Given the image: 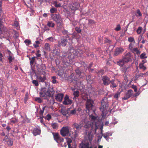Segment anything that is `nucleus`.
Instances as JSON below:
<instances>
[{
    "mask_svg": "<svg viewBox=\"0 0 148 148\" xmlns=\"http://www.w3.org/2000/svg\"><path fill=\"white\" fill-rule=\"evenodd\" d=\"M132 88L134 89L135 92H136L137 91V88L136 86L133 85H132Z\"/></svg>",
    "mask_w": 148,
    "mask_h": 148,
    "instance_id": "obj_59",
    "label": "nucleus"
},
{
    "mask_svg": "<svg viewBox=\"0 0 148 148\" xmlns=\"http://www.w3.org/2000/svg\"><path fill=\"white\" fill-rule=\"evenodd\" d=\"M6 141L7 142L9 146H11L13 144V141L11 138H8L7 140H6Z\"/></svg>",
    "mask_w": 148,
    "mask_h": 148,
    "instance_id": "obj_28",
    "label": "nucleus"
},
{
    "mask_svg": "<svg viewBox=\"0 0 148 148\" xmlns=\"http://www.w3.org/2000/svg\"><path fill=\"white\" fill-rule=\"evenodd\" d=\"M64 73V72L63 71H58V75L60 76H62Z\"/></svg>",
    "mask_w": 148,
    "mask_h": 148,
    "instance_id": "obj_51",
    "label": "nucleus"
},
{
    "mask_svg": "<svg viewBox=\"0 0 148 148\" xmlns=\"http://www.w3.org/2000/svg\"><path fill=\"white\" fill-rule=\"evenodd\" d=\"M81 123L83 127L86 128H88L90 127L92 128L93 123L91 122L87 121L86 119H84L83 120Z\"/></svg>",
    "mask_w": 148,
    "mask_h": 148,
    "instance_id": "obj_7",
    "label": "nucleus"
},
{
    "mask_svg": "<svg viewBox=\"0 0 148 148\" xmlns=\"http://www.w3.org/2000/svg\"><path fill=\"white\" fill-rule=\"evenodd\" d=\"M55 91L53 88L48 87L42 88L39 94L40 97H43V99H47V97H53Z\"/></svg>",
    "mask_w": 148,
    "mask_h": 148,
    "instance_id": "obj_2",
    "label": "nucleus"
},
{
    "mask_svg": "<svg viewBox=\"0 0 148 148\" xmlns=\"http://www.w3.org/2000/svg\"><path fill=\"white\" fill-rule=\"evenodd\" d=\"M88 22L89 23L91 24H94L95 23L94 20L90 19L88 20Z\"/></svg>",
    "mask_w": 148,
    "mask_h": 148,
    "instance_id": "obj_57",
    "label": "nucleus"
},
{
    "mask_svg": "<svg viewBox=\"0 0 148 148\" xmlns=\"http://www.w3.org/2000/svg\"><path fill=\"white\" fill-rule=\"evenodd\" d=\"M66 138V141L69 148H76L75 147H73L71 146V143L72 142V140L71 138Z\"/></svg>",
    "mask_w": 148,
    "mask_h": 148,
    "instance_id": "obj_23",
    "label": "nucleus"
},
{
    "mask_svg": "<svg viewBox=\"0 0 148 148\" xmlns=\"http://www.w3.org/2000/svg\"><path fill=\"white\" fill-rule=\"evenodd\" d=\"M93 101L91 99H88L86 103V112L88 114L89 118L92 120H95L96 117L95 116V109L93 105Z\"/></svg>",
    "mask_w": 148,
    "mask_h": 148,
    "instance_id": "obj_1",
    "label": "nucleus"
},
{
    "mask_svg": "<svg viewBox=\"0 0 148 148\" xmlns=\"http://www.w3.org/2000/svg\"><path fill=\"white\" fill-rule=\"evenodd\" d=\"M134 45L132 43H130L129 45V48L131 51L135 54L138 55L140 53V51L137 48H133Z\"/></svg>",
    "mask_w": 148,
    "mask_h": 148,
    "instance_id": "obj_12",
    "label": "nucleus"
},
{
    "mask_svg": "<svg viewBox=\"0 0 148 148\" xmlns=\"http://www.w3.org/2000/svg\"><path fill=\"white\" fill-rule=\"evenodd\" d=\"M32 83L35 86H38L39 85L38 82L37 80H33L32 81Z\"/></svg>",
    "mask_w": 148,
    "mask_h": 148,
    "instance_id": "obj_46",
    "label": "nucleus"
},
{
    "mask_svg": "<svg viewBox=\"0 0 148 148\" xmlns=\"http://www.w3.org/2000/svg\"><path fill=\"white\" fill-rule=\"evenodd\" d=\"M52 134L54 139L57 143H60V141L63 140V138L60 137L58 133H53Z\"/></svg>",
    "mask_w": 148,
    "mask_h": 148,
    "instance_id": "obj_13",
    "label": "nucleus"
},
{
    "mask_svg": "<svg viewBox=\"0 0 148 148\" xmlns=\"http://www.w3.org/2000/svg\"><path fill=\"white\" fill-rule=\"evenodd\" d=\"M140 57L141 59H143L147 58V57L146 56L145 53H142L140 56Z\"/></svg>",
    "mask_w": 148,
    "mask_h": 148,
    "instance_id": "obj_43",
    "label": "nucleus"
},
{
    "mask_svg": "<svg viewBox=\"0 0 148 148\" xmlns=\"http://www.w3.org/2000/svg\"><path fill=\"white\" fill-rule=\"evenodd\" d=\"M56 76H53L52 77V82L53 84H56L58 83V82L56 80Z\"/></svg>",
    "mask_w": 148,
    "mask_h": 148,
    "instance_id": "obj_44",
    "label": "nucleus"
},
{
    "mask_svg": "<svg viewBox=\"0 0 148 148\" xmlns=\"http://www.w3.org/2000/svg\"><path fill=\"white\" fill-rule=\"evenodd\" d=\"M34 100L39 103H41L43 101L39 97H36L34 98Z\"/></svg>",
    "mask_w": 148,
    "mask_h": 148,
    "instance_id": "obj_35",
    "label": "nucleus"
},
{
    "mask_svg": "<svg viewBox=\"0 0 148 148\" xmlns=\"http://www.w3.org/2000/svg\"><path fill=\"white\" fill-rule=\"evenodd\" d=\"M64 139L63 138V140L62 141H60V143L62 147H66L67 146V143L66 142H64Z\"/></svg>",
    "mask_w": 148,
    "mask_h": 148,
    "instance_id": "obj_38",
    "label": "nucleus"
},
{
    "mask_svg": "<svg viewBox=\"0 0 148 148\" xmlns=\"http://www.w3.org/2000/svg\"><path fill=\"white\" fill-rule=\"evenodd\" d=\"M122 91V90L121 89L120 90V89L119 88L117 92L115 94L114 96V98L116 100H118V98L120 96L121 92Z\"/></svg>",
    "mask_w": 148,
    "mask_h": 148,
    "instance_id": "obj_25",
    "label": "nucleus"
},
{
    "mask_svg": "<svg viewBox=\"0 0 148 148\" xmlns=\"http://www.w3.org/2000/svg\"><path fill=\"white\" fill-rule=\"evenodd\" d=\"M79 7V5L78 3L75 2L73 3L72 7L71 8L72 10L75 11L77 10Z\"/></svg>",
    "mask_w": 148,
    "mask_h": 148,
    "instance_id": "obj_22",
    "label": "nucleus"
},
{
    "mask_svg": "<svg viewBox=\"0 0 148 148\" xmlns=\"http://www.w3.org/2000/svg\"><path fill=\"white\" fill-rule=\"evenodd\" d=\"M130 68L129 66H125L123 67L122 69V71L123 72L125 73L127 71H128V69Z\"/></svg>",
    "mask_w": 148,
    "mask_h": 148,
    "instance_id": "obj_32",
    "label": "nucleus"
},
{
    "mask_svg": "<svg viewBox=\"0 0 148 148\" xmlns=\"http://www.w3.org/2000/svg\"><path fill=\"white\" fill-rule=\"evenodd\" d=\"M45 66L44 64H42L39 65L37 68V71L39 75H44L45 72Z\"/></svg>",
    "mask_w": 148,
    "mask_h": 148,
    "instance_id": "obj_8",
    "label": "nucleus"
},
{
    "mask_svg": "<svg viewBox=\"0 0 148 148\" xmlns=\"http://www.w3.org/2000/svg\"><path fill=\"white\" fill-rule=\"evenodd\" d=\"M147 73H140L138 75H135V79H138L140 77H143V75H147Z\"/></svg>",
    "mask_w": 148,
    "mask_h": 148,
    "instance_id": "obj_31",
    "label": "nucleus"
},
{
    "mask_svg": "<svg viewBox=\"0 0 148 148\" xmlns=\"http://www.w3.org/2000/svg\"><path fill=\"white\" fill-rule=\"evenodd\" d=\"M57 23V26L58 27H59L61 28L62 27L63 23H62V20L61 21H59V22H56Z\"/></svg>",
    "mask_w": 148,
    "mask_h": 148,
    "instance_id": "obj_41",
    "label": "nucleus"
},
{
    "mask_svg": "<svg viewBox=\"0 0 148 148\" xmlns=\"http://www.w3.org/2000/svg\"><path fill=\"white\" fill-rule=\"evenodd\" d=\"M62 33L63 35H65L66 34H68V33L67 31L64 29L63 30H62Z\"/></svg>",
    "mask_w": 148,
    "mask_h": 148,
    "instance_id": "obj_61",
    "label": "nucleus"
},
{
    "mask_svg": "<svg viewBox=\"0 0 148 148\" xmlns=\"http://www.w3.org/2000/svg\"><path fill=\"white\" fill-rule=\"evenodd\" d=\"M70 128L68 126L63 127L60 130V133L63 136H65L69 135L70 133L71 132L70 131Z\"/></svg>",
    "mask_w": 148,
    "mask_h": 148,
    "instance_id": "obj_6",
    "label": "nucleus"
},
{
    "mask_svg": "<svg viewBox=\"0 0 148 148\" xmlns=\"http://www.w3.org/2000/svg\"><path fill=\"white\" fill-rule=\"evenodd\" d=\"M143 28H138L137 30V32L138 34H143L144 33L145 31V29H144V31L143 30Z\"/></svg>",
    "mask_w": 148,
    "mask_h": 148,
    "instance_id": "obj_33",
    "label": "nucleus"
},
{
    "mask_svg": "<svg viewBox=\"0 0 148 148\" xmlns=\"http://www.w3.org/2000/svg\"><path fill=\"white\" fill-rule=\"evenodd\" d=\"M128 41L129 42H131L130 43H132V44H133V43H135L134 38L132 37L129 38L128 39Z\"/></svg>",
    "mask_w": 148,
    "mask_h": 148,
    "instance_id": "obj_37",
    "label": "nucleus"
},
{
    "mask_svg": "<svg viewBox=\"0 0 148 148\" xmlns=\"http://www.w3.org/2000/svg\"><path fill=\"white\" fill-rule=\"evenodd\" d=\"M124 51V50L122 48H118L115 49L114 53V55L115 56H117L120 53H122Z\"/></svg>",
    "mask_w": 148,
    "mask_h": 148,
    "instance_id": "obj_18",
    "label": "nucleus"
},
{
    "mask_svg": "<svg viewBox=\"0 0 148 148\" xmlns=\"http://www.w3.org/2000/svg\"><path fill=\"white\" fill-rule=\"evenodd\" d=\"M105 43H110V41L107 38H106L104 39Z\"/></svg>",
    "mask_w": 148,
    "mask_h": 148,
    "instance_id": "obj_62",
    "label": "nucleus"
},
{
    "mask_svg": "<svg viewBox=\"0 0 148 148\" xmlns=\"http://www.w3.org/2000/svg\"><path fill=\"white\" fill-rule=\"evenodd\" d=\"M51 117L50 115L49 114H48L46 117L45 118V119H46L47 120H49L51 119Z\"/></svg>",
    "mask_w": 148,
    "mask_h": 148,
    "instance_id": "obj_56",
    "label": "nucleus"
},
{
    "mask_svg": "<svg viewBox=\"0 0 148 148\" xmlns=\"http://www.w3.org/2000/svg\"><path fill=\"white\" fill-rule=\"evenodd\" d=\"M75 72L77 75H78L79 77L80 78H83L85 75V73L81 72V71L78 69L75 70Z\"/></svg>",
    "mask_w": 148,
    "mask_h": 148,
    "instance_id": "obj_21",
    "label": "nucleus"
},
{
    "mask_svg": "<svg viewBox=\"0 0 148 148\" xmlns=\"http://www.w3.org/2000/svg\"><path fill=\"white\" fill-rule=\"evenodd\" d=\"M88 143H84L82 142L80 144L79 148H88Z\"/></svg>",
    "mask_w": 148,
    "mask_h": 148,
    "instance_id": "obj_26",
    "label": "nucleus"
},
{
    "mask_svg": "<svg viewBox=\"0 0 148 148\" xmlns=\"http://www.w3.org/2000/svg\"><path fill=\"white\" fill-rule=\"evenodd\" d=\"M68 41L67 39L64 36H62L61 37V39L59 41H58V44L60 46L62 47L66 46L67 43Z\"/></svg>",
    "mask_w": 148,
    "mask_h": 148,
    "instance_id": "obj_11",
    "label": "nucleus"
},
{
    "mask_svg": "<svg viewBox=\"0 0 148 148\" xmlns=\"http://www.w3.org/2000/svg\"><path fill=\"white\" fill-rule=\"evenodd\" d=\"M56 9L54 8H52L50 10V11L51 13H53L55 11H56Z\"/></svg>",
    "mask_w": 148,
    "mask_h": 148,
    "instance_id": "obj_58",
    "label": "nucleus"
},
{
    "mask_svg": "<svg viewBox=\"0 0 148 148\" xmlns=\"http://www.w3.org/2000/svg\"><path fill=\"white\" fill-rule=\"evenodd\" d=\"M76 110L75 109H74L70 111V114L71 115L75 114L76 113Z\"/></svg>",
    "mask_w": 148,
    "mask_h": 148,
    "instance_id": "obj_53",
    "label": "nucleus"
},
{
    "mask_svg": "<svg viewBox=\"0 0 148 148\" xmlns=\"http://www.w3.org/2000/svg\"><path fill=\"white\" fill-rule=\"evenodd\" d=\"M7 58L9 60V63L10 64H11L12 62L14 59V57H12L11 55H9L8 56H7Z\"/></svg>",
    "mask_w": 148,
    "mask_h": 148,
    "instance_id": "obj_36",
    "label": "nucleus"
},
{
    "mask_svg": "<svg viewBox=\"0 0 148 148\" xmlns=\"http://www.w3.org/2000/svg\"><path fill=\"white\" fill-rule=\"evenodd\" d=\"M139 68L140 69H143V70H145L146 68L143 64H140L139 65Z\"/></svg>",
    "mask_w": 148,
    "mask_h": 148,
    "instance_id": "obj_49",
    "label": "nucleus"
},
{
    "mask_svg": "<svg viewBox=\"0 0 148 148\" xmlns=\"http://www.w3.org/2000/svg\"><path fill=\"white\" fill-rule=\"evenodd\" d=\"M72 127L74 130V132L72 133H70L69 136H70L73 140H75L76 138L78 136L79 133L81 130L83 125L81 122L78 123L76 122L73 123Z\"/></svg>",
    "mask_w": 148,
    "mask_h": 148,
    "instance_id": "obj_3",
    "label": "nucleus"
},
{
    "mask_svg": "<svg viewBox=\"0 0 148 148\" xmlns=\"http://www.w3.org/2000/svg\"><path fill=\"white\" fill-rule=\"evenodd\" d=\"M68 49L70 51V52H72L73 53L72 54H73V52L74 51H77L76 50L74 49V47L71 44H70Z\"/></svg>",
    "mask_w": 148,
    "mask_h": 148,
    "instance_id": "obj_30",
    "label": "nucleus"
},
{
    "mask_svg": "<svg viewBox=\"0 0 148 148\" xmlns=\"http://www.w3.org/2000/svg\"><path fill=\"white\" fill-rule=\"evenodd\" d=\"M72 103V101L71 100L69 99V97L67 95H66L64 98V100L63 101V104L67 105L71 104Z\"/></svg>",
    "mask_w": 148,
    "mask_h": 148,
    "instance_id": "obj_15",
    "label": "nucleus"
},
{
    "mask_svg": "<svg viewBox=\"0 0 148 148\" xmlns=\"http://www.w3.org/2000/svg\"><path fill=\"white\" fill-rule=\"evenodd\" d=\"M75 30L78 33H80L81 32V30L80 28H75Z\"/></svg>",
    "mask_w": 148,
    "mask_h": 148,
    "instance_id": "obj_63",
    "label": "nucleus"
},
{
    "mask_svg": "<svg viewBox=\"0 0 148 148\" xmlns=\"http://www.w3.org/2000/svg\"><path fill=\"white\" fill-rule=\"evenodd\" d=\"M32 133L34 136H36L40 134V130L37 128H35L34 129Z\"/></svg>",
    "mask_w": 148,
    "mask_h": 148,
    "instance_id": "obj_24",
    "label": "nucleus"
},
{
    "mask_svg": "<svg viewBox=\"0 0 148 148\" xmlns=\"http://www.w3.org/2000/svg\"><path fill=\"white\" fill-rule=\"evenodd\" d=\"M75 89H73V95L74 96V97H78L79 95V92L78 90L74 91Z\"/></svg>",
    "mask_w": 148,
    "mask_h": 148,
    "instance_id": "obj_29",
    "label": "nucleus"
},
{
    "mask_svg": "<svg viewBox=\"0 0 148 148\" xmlns=\"http://www.w3.org/2000/svg\"><path fill=\"white\" fill-rule=\"evenodd\" d=\"M50 45L48 43H46L45 44L44 47L46 51H50Z\"/></svg>",
    "mask_w": 148,
    "mask_h": 148,
    "instance_id": "obj_34",
    "label": "nucleus"
},
{
    "mask_svg": "<svg viewBox=\"0 0 148 148\" xmlns=\"http://www.w3.org/2000/svg\"><path fill=\"white\" fill-rule=\"evenodd\" d=\"M36 58V57H34L32 58V60H31L30 61V64L31 65L33 64H34L35 60V58Z\"/></svg>",
    "mask_w": 148,
    "mask_h": 148,
    "instance_id": "obj_50",
    "label": "nucleus"
},
{
    "mask_svg": "<svg viewBox=\"0 0 148 148\" xmlns=\"http://www.w3.org/2000/svg\"><path fill=\"white\" fill-rule=\"evenodd\" d=\"M28 92L26 93L25 95L24 98V103H26V102L27 101V99H28Z\"/></svg>",
    "mask_w": 148,
    "mask_h": 148,
    "instance_id": "obj_47",
    "label": "nucleus"
},
{
    "mask_svg": "<svg viewBox=\"0 0 148 148\" xmlns=\"http://www.w3.org/2000/svg\"><path fill=\"white\" fill-rule=\"evenodd\" d=\"M137 14H138V15L136 14V16H142V14L140 12V10L139 9H138L137 10Z\"/></svg>",
    "mask_w": 148,
    "mask_h": 148,
    "instance_id": "obj_54",
    "label": "nucleus"
},
{
    "mask_svg": "<svg viewBox=\"0 0 148 148\" xmlns=\"http://www.w3.org/2000/svg\"><path fill=\"white\" fill-rule=\"evenodd\" d=\"M117 64L119 65L120 66H122L125 63V62H124L123 60L122 59V60H120L119 61H117L116 63Z\"/></svg>",
    "mask_w": 148,
    "mask_h": 148,
    "instance_id": "obj_27",
    "label": "nucleus"
},
{
    "mask_svg": "<svg viewBox=\"0 0 148 148\" xmlns=\"http://www.w3.org/2000/svg\"><path fill=\"white\" fill-rule=\"evenodd\" d=\"M111 80L110 78L106 75H104L102 77L103 84L105 86H107L110 84Z\"/></svg>",
    "mask_w": 148,
    "mask_h": 148,
    "instance_id": "obj_10",
    "label": "nucleus"
},
{
    "mask_svg": "<svg viewBox=\"0 0 148 148\" xmlns=\"http://www.w3.org/2000/svg\"><path fill=\"white\" fill-rule=\"evenodd\" d=\"M36 77L39 82H44L46 79V77L45 74L44 75L43 77H42L40 75H36Z\"/></svg>",
    "mask_w": 148,
    "mask_h": 148,
    "instance_id": "obj_20",
    "label": "nucleus"
},
{
    "mask_svg": "<svg viewBox=\"0 0 148 148\" xmlns=\"http://www.w3.org/2000/svg\"><path fill=\"white\" fill-rule=\"evenodd\" d=\"M64 95L63 93H58L56 95L55 98L56 101L61 102L63 98Z\"/></svg>",
    "mask_w": 148,
    "mask_h": 148,
    "instance_id": "obj_17",
    "label": "nucleus"
},
{
    "mask_svg": "<svg viewBox=\"0 0 148 148\" xmlns=\"http://www.w3.org/2000/svg\"><path fill=\"white\" fill-rule=\"evenodd\" d=\"M11 122L12 123H15L17 122V120L16 119H15L14 120H11Z\"/></svg>",
    "mask_w": 148,
    "mask_h": 148,
    "instance_id": "obj_64",
    "label": "nucleus"
},
{
    "mask_svg": "<svg viewBox=\"0 0 148 148\" xmlns=\"http://www.w3.org/2000/svg\"><path fill=\"white\" fill-rule=\"evenodd\" d=\"M54 3L55 7H60L61 6V4L60 3H58L56 1H55Z\"/></svg>",
    "mask_w": 148,
    "mask_h": 148,
    "instance_id": "obj_48",
    "label": "nucleus"
},
{
    "mask_svg": "<svg viewBox=\"0 0 148 148\" xmlns=\"http://www.w3.org/2000/svg\"><path fill=\"white\" fill-rule=\"evenodd\" d=\"M70 109L69 108H68V109L66 110V117H68L69 116L71 115V114H70V112H69Z\"/></svg>",
    "mask_w": 148,
    "mask_h": 148,
    "instance_id": "obj_55",
    "label": "nucleus"
},
{
    "mask_svg": "<svg viewBox=\"0 0 148 148\" xmlns=\"http://www.w3.org/2000/svg\"><path fill=\"white\" fill-rule=\"evenodd\" d=\"M47 26L49 27H53L55 24L52 21H49L47 23Z\"/></svg>",
    "mask_w": 148,
    "mask_h": 148,
    "instance_id": "obj_39",
    "label": "nucleus"
},
{
    "mask_svg": "<svg viewBox=\"0 0 148 148\" xmlns=\"http://www.w3.org/2000/svg\"><path fill=\"white\" fill-rule=\"evenodd\" d=\"M132 58V55H131L130 53L128 52L125 55L122 59L123 60L124 62H125V63H127L131 61Z\"/></svg>",
    "mask_w": 148,
    "mask_h": 148,
    "instance_id": "obj_9",
    "label": "nucleus"
},
{
    "mask_svg": "<svg viewBox=\"0 0 148 148\" xmlns=\"http://www.w3.org/2000/svg\"><path fill=\"white\" fill-rule=\"evenodd\" d=\"M3 15V11L2 10L0 9V20H2V16Z\"/></svg>",
    "mask_w": 148,
    "mask_h": 148,
    "instance_id": "obj_60",
    "label": "nucleus"
},
{
    "mask_svg": "<svg viewBox=\"0 0 148 148\" xmlns=\"http://www.w3.org/2000/svg\"><path fill=\"white\" fill-rule=\"evenodd\" d=\"M52 127L53 129H55L56 128L58 127L57 124L56 123H52Z\"/></svg>",
    "mask_w": 148,
    "mask_h": 148,
    "instance_id": "obj_52",
    "label": "nucleus"
},
{
    "mask_svg": "<svg viewBox=\"0 0 148 148\" xmlns=\"http://www.w3.org/2000/svg\"><path fill=\"white\" fill-rule=\"evenodd\" d=\"M24 42L27 46L31 44V41L30 40H28V39L25 40L24 41Z\"/></svg>",
    "mask_w": 148,
    "mask_h": 148,
    "instance_id": "obj_45",
    "label": "nucleus"
},
{
    "mask_svg": "<svg viewBox=\"0 0 148 148\" xmlns=\"http://www.w3.org/2000/svg\"><path fill=\"white\" fill-rule=\"evenodd\" d=\"M51 17L53 20L55 21L56 22L61 21L62 20L59 14H53L52 15Z\"/></svg>",
    "mask_w": 148,
    "mask_h": 148,
    "instance_id": "obj_16",
    "label": "nucleus"
},
{
    "mask_svg": "<svg viewBox=\"0 0 148 148\" xmlns=\"http://www.w3.org/2000/svg\"><path fill=\"white\" fill-rule=\"evenodd\" d=\"M78 51H74L73 52V54L71 53H69L65 52H63L61 56L62 60L64 62L69 63L71 60L75 58V56H77L78 54Z\"/></svg>",
    "mask_w": 148,
    "mask_h": 148,
    "instance_id": "obj_4",
    "label": "nucleus"
},
{
    "mask_svg": "<svg viewBox=\"0 0 148 148\" xmlns=\"http://www.w3.org/2000/svg\"><path fill=\"white\" fill-rule=\"evenodd\" d=\"M133 93V91L131 89L128 90L126 92L125 96L123 98V99L126 100L128 99L132 96Z\"/></svg>",
    "mask_w": 148,
    "mask_h": 148,
    "instance_id": "obj_14",
    "label": "nucleus"
},
{
    "mask_svg": "<svg viewBox=\"0 0 148 148\" xmlns=\"http://www.w3.org/2000/svg\"><path fill=\"white\" fill-rule=\"evenodd\" d=\"M66 110L63 109H61V112L63 114V115L64 116L66 117Z\"/></svg>",
    "mask_w": 148,
    "mask_h": 148,
    "instance_id": "obj_40",
    "label": "nucleus"
},
{
    "mask_svg": "<svg viewBox=\"0 0 148 148\" xmlns=\"http://www.w3.org/2000/svg\"><path fill=\"white\" fill-rule=\"evenodd\" d=\"M108 104L107 100L102 99L101 101V105L100 109L102 112L101 115L102 116L106 115L108 111Z\"/></svg>",
    "mask_w": 148,
    "mask_h": 148,
    "instance_id": "obj_5",
    "label": "nucleus"
},
{
    "mask_svg": "<svg viewBox=\"0 0 148 148\" xmlns=\"http://www.w3.org/2000/svg\"><path fill=\"white\" fill-rule=\"evenodd\" d=\"M13 26L16 27H19V23L17 21H14Z\"/></svg>",
    "mask_w": 148,
    "mask_h": 148,
    "instance_id": "obj_42",
    "label": "nucleus"
},
{
    "mask_svg": "<svg viewBox=\"0 0 148 148\" xmlns=\"http://www.w3.org/2000/svg\"><path fill=\"white\" fill-rule=\"evenodd\" d=\"M110 87L111 88H114L116 87L118 85V84L114 79H112L111 80L110 84Z\"/></svg>",
    "mask_w": 148,
    "mask_h": 148,
    "instance_id": "obj_19",
    "label": "nucleus"
}]
</instances>
